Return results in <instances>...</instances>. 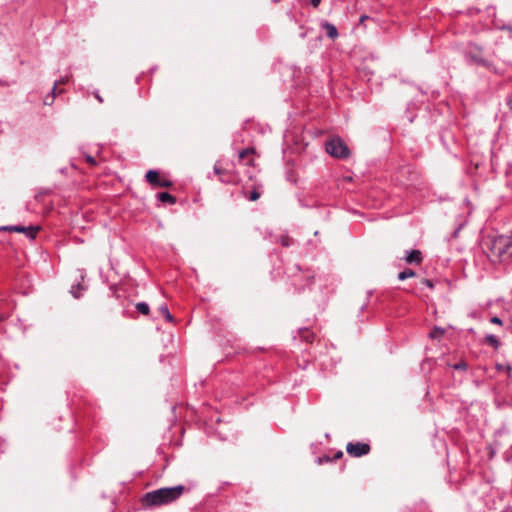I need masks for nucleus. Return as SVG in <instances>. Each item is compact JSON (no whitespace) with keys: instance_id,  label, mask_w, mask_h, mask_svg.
I'll use <instances>...</instances> for the list:
<instances>
[{"instance_id":"33","label":"nucleus","mask_w":512,"mask_h":512,"mask_svg":"<svg viewBox=\"0 0 512 512\" xmlns=\"http://www.w3.org/2000/svg\"><path fill=\"white\" fill-rule=\"evenodd\" d=\"M249 165H253L254 164V160L251 159L249 162H248Z\"/></svg>"},{"instance_id":"20","label":"nucleus","mask_w":512,"mask_h":512,"mask_svg":"<svg viewBox=\"0 0 512 512\" xmlns=\"http://www.w3.org/2000/svg\"><path fill=\"white\" fill-rule=\"evenodd\" d=\"M259 197H260V193L257 190H253L250 193L248 198H249L250 201H256V200L259 199Z\"/></svg>"},{"instance_id":"22","label":"nucleus","mask_w":512,"mask_h":512,"mask_svg":"<svg viewBox=\"0 0 512 512\" xmlns=\"http://www.w3.org/2000/svg\"><path fill=\"white\" fill-rule=\"evenodd\" d=\"M86 162L88 164H90L91 166H95L96 165V160L92 156H90V155L86 156Z\"/></svg>"},{"instance_id":"2","label":"nucleus","mask_w":512,"mask_h":512,"mask_svg":"<svg viewBox=\"0 0 512 512\" xmlns=\"http://www.w3.org/2000/svg\"><path fill=\"white\" fill-rule=\"evenodd\" d=\"M185 490L186 488L183 485L160 488L146 493L141 502L144 507L167 505L176 501Z\"/></svg>"},{"instance_id":"11","label":"nucleus","mask_w":512,"mask_h":512,"mask_svg":"<svg viewBox=\"0 0 512 512\" xmlns=\"http://www.w3.org/2000/svg\"><path fill=\"white\" fill-rule=\"evenodd\" d=\"M323 27L326 30L328 37L334 39L338 36L337 29L334 25L326 22L324 23Z\"/></svg>"},{"instance_id":"18","label":"nucleus","mask_w":512,"mask_h":512,"mask_svg":"<svg viewBox=\"0 0 512 512\" xmlns=\"http://www.w3.org/2000/svg\"><path fill=\"white\" fill-rule=\"evenodd\" d=\"M486 342L488 344H490L491 346H493L494 348H498L499 345H500V342L498 341V339L494 335H488L486 337Z\"/></svg>"},{"instance_id":"30","label":"nucleus","mask_w":512,"mask_h":512,"mask_svg":"<svg viewBox=\"0 0 512 512\" xmlns=\"http://www.w3.org/2000/svg\"><path fill=\"white\" fill-rule=\"evenodd\" d=\"M67 82V79H61L59 82H56L58 84H65Z\"/></svg>"},{"instance_id":"17","label":"nucleus","mask_w":512,"mask_h":512,"mask_svg":"<svg viewBox=\"0 0 512 512\" xmlns=\"http://www.w3.org/2000/svg\"><path fill=\"white\" fill-rule=\"evenodd\" d=\"M300 335L301 338L308 343H312L314 340V334L307 329L300 331Z\"/></svg>"},{"instance_id":"21","label":"nucleus","mask_w":512,"mask_h":512,"mask_svg":"<svg viewBox=\"0 0 512 512\" xmlns=\"http://www.w3.org/2000/svg\"><path fill=\"white\" fill-rule=\"evenodd\" d=\"M496 368H497V370H500V371L504 370V371H506L508 374H509V373H510V371H511V367H510L509 365H506V366H505V365L497 364V365H496Z\"/></svg>"},{"instance_id":"26","label":"nucleus","mask_w":512,"mask_h":512,"mask_svg":"<svg viewBox=\"0 0 512 512\" xmlns=\"http://www.w3.org/2000/svg\"><path fill=\"white\" fill-rule=\"evenodd\" d=\"M455 369H465L466 364L465 363H459L454 366Z\"/></svg>"},{"instance_id":"19","label":"nucleus","mask_w":512,"mask_h":512,"mask_svg":"<svg viewBox=\"0 0 512 512\" xmlns=\"http://www.w3.org/2000/svg\"><path fill=\"white\" fill-rule=\"evenodd\" d=\"M251 154H254V149L253 148H246V149H243L242 151H240L239 158L241 160H243V159L247 158Z\"/></svg>"},{"instance_id":"10","label":"nucleus","mask_w":512,"mask_h":512,"mask_svg":"<svg viewBox=\"0 0 512 512\" xmlns=\"http://www.w3.org/2000/svg\"><path fill=\"white\" fill-rule=\"evenodd\" d=\"M157 197L161 202H164V203H170V204L176 203V198L167 192L158 193Z\"/></svg>"},{"instance_id":"13","label":"nucleus","mask_w":512,"mask_h":512,"mask_svg":"<svg viewBox=\"0 0 512 512\" xmlns=\"http://www.w3.org/2000/svg\"><path fill=\"white\" fill-rule=\"evenodd\" d=\"M445 331L444 329L440 327H434L431 332L429 333V337L431 339H440L444 335Z\"/></svg>"},{"instance_id":"31","label":"nucleus","mask_w":512,"mask_h":512,"mask_svg":"<svg viewBox=\"0 0 512 512\" xmlns=\"http://www.w3.org/2000/svg\"><path fill=\"white\" fill-rule=\"evenodd\" d=\"M367 18H368L367 16H361V17H360V22L365 21Z\"/></svg>"},{"instance_id":"23","label":"nucleus","mask_w":512,"mask_h":512,"mask_svg":"<svg viewBox=\"0 0 512 512\" xmlns=\"http://www.w3.org/2000/svg\"><path fill=\"white\" fill-rule=\"evenodd\" d=\"M422 283H423L424 285H426L427 287L431 288V289L434 287V284H433V282H432L431 280L423 279V280H422Z\"/></svg>"},{"instance_id":"28","label":"nucleus","mask_w":512,"mask_h":512,"mask_svg":"<svg viewBox=\"0 0 512 512\" xmlns=\"http://www.w3.org/2000/svg\"><path fill=\"white\" fill-rule=\"evenodd\" d=\"M95 98L99 101V102H103V98L98 94V93H95Z\"/></svg>"},{"instance_id":"16","label":"nucleus","mask_w":512,"mask_h":512,"mask_svg":"<svg viewBox=\"0 0 512 512\" xmlns=\"http://www.w3.org/2000/svg\"><path fill=\"white\" fill-rule=\"evenodd\" d=\"M136 309L138 310V312H140L143 315H148L149 311H150L149 305L145 302L137 303Z\"/></svg>"},{"instance_id":"12","label":"nucleus","mask_w":512,"mask_h":512,"mask_svg":"<svg viewBox=\"0 0 512 512\" xmlns=\"http://www.w3.org/2000/svg\"><path fill=\"white\" fill-rule=\"evenodd\" d=\"M158 312L169 322H173L174 318L171 315V313L168 310V307L166 304L161 305L158 308Z\"/></svg>"},{"instance_id":"3","label":"nucleus","mask_w":512,"mask_h":512,"mask_svg":"<svg viewBox=\"0 0 512 512\" xmlns=\"http://www.w3.org/2000/svg\"><path fill=\"white\" fill-rule=\"evenodd\" d=\"M326 151L335 158H347L350 151L340 137H333L326 142Z\"/></svg>"},{"instance_id":"4","label":"nucleus","mask_w":512,"mask_h":512,"mask_svg":"<svg viewBox=\"0 0 512 512\" xmlns=\"http://www.w3.org/2000/svg\"><path fill=\"white\" fill-rule=\"evenodd\" d=\"M346 451L351 457H362L371 451V446L363 442H349L346 445Z\"/></svg>"},{"instance_id":"15","label":"nucleus","mask_w":512,"mask_h":512,"mask_svg":"<svg viewBox=\"0 0 512 512\" xmlns=\"http://www.w3.org/2000/svg\"><path fill=\"white\" fill-rule=\"evenodd\" d=\"M416 273L412 269H405L398 274L399 280H405L407 278L415 277Z\"/></svg>"},{"instance_id":"25","label":"nucleus","mask_w":512,"mask_h":512,"mask_svg":"<svg viewBox=\"0 0 512 512\" xmlns=\"http://www.w3.org/2000/svg\"><path fill=\"white\" fill-rule=\"evenodd\" d=\"M321 3V0H311V4L313 7L317 8Z\"/></svg>"},{"instance_id":"7","label":"nucleus","mask_w":512,"mask_h":512,"mask_svg":"<svg viewBox=\"0 0 512 512\" xmlns=\"http://www.w3.org/2000/svg\"><path fill=\"white\" fill-rule=\"evenodd\" d=\"M6 231H12V232H18V233H25L30 238H35L37 232L39 231V227H24V226H7L3 228Z\"/></svg>"},{"instance_id":"5","label":"nucleus","mask_w":512,"mask_h":512,"mask_svg":"<svg viewBox=\"0 0 512 512\" xmlns=\"http://www.w3.org/2000/svg\"><path fill=\"white\" fill-rule=\"evenodd\" d=\"M214 172L219 177V180L222 183L226 184H237L238 183V176L236 172L226 170L217 164L214 165Z\"/></svg>"},{"instance_id":"14","label":"nucleus","mask_w":512,"mask_h":512,"mask_svg":"<svg viewBox=\"0 0 512 512\" xmlns=\"http://www.w3.org/2000/svg\"><path fill=\"white\" fill-rule=\"evenodd\" d=\"M57 93H62V90H57V83H55L53 90H52V96H46L44 99L45 105H51L54 101V97Z\"/></svg>"},{"instance_id":"6","label":"nucleus","mask_w":512,"mask_h":512,"mask_svg":"<svg viewBox=\"0 0 512 512\" xmlns=\"http://www.w3.org/2000/svg\"><path fill=\"white\" fill-rule=\"evenodd\" d=\"M145 178H146L147 182H149L153 186L170 187L172 185L171 181L166 180V179H161L159 173L155 170H149L146 173Z\"/></svg>"},{"instance_id":"29","label":"nucleus","mask_w":512,"mask_h":512,"mask_svg":"<svg viewBox=\"0 0 512 512\" xmlns=\"http://www.w3.org/2000/svg\"><path fill=\"white\" fill-rule=\"evenodd\" d=\"M325 461V462H329L330 461V458L325 456L324 458H319V463H322V461Z\"/></svg>"},{"instance_id":"1","label":"nucleus","mask_w":512,"mask_h":512,"mask_svg":"<svg viewBox=\"0 0 512 512\" xmlns=\"http://www.w3.org/2000/svg\"><path fill=\"white\" fill-rule=\"evenodd\" d=\"M483 249L491 261H504L512 256V239L504 235H488Z\"/></svg>"},{"instance_id":"24","label":"nucleus","mask_w":512,"mask_h":512,"mask_svg":"<svg viewBox=\"0 0 512 512\" xmlns=\"http://www.w3.org/2000/svg\"><path fill=\"white\" fill-rule=\"evenodd\" d=\"M491 322L493 324H497V325H501L502 324V320L499 317H497V316L492 317L491 318Z\"/></svg>"},{"instance_id":"27","label":"nucleus","mask_w":512,"mask_h":512,"mask_svg":"<svg viewBox=\"0 0 512 512\" xmlns=\"http://www.w3.org/2000/svg\"><path fill=\"white\" fill-rule=\"evenodd\" d=\"M342 456H343V452H342V451H338V452L335 454L334 459H335V460L340 459V458H342Z\"/></svg>"},{"instance_id":"9","label":"nucleus","mask_w":512,"mask_h":512,"mask_svg":"<svg viewBox=\"0 0 512 512\" xmlns=\"http://www.w3.org/2000/svg\"><path fill=\"white\" fill-rule=\"evenodd\" d=\"M406 261L409 264L416 263L420 264L422 261V254L419 250H413L409 253V255L406 257Z\"/></svg>"},{"instance_id":"8","label":"nucleus","mask_w":512,"mask_h":512,"mask_svg":"<svg viewBox=\"0 0 512 512\" xmlns=\"http://www.w3.org/2000/svg\"><path fill=\"white\" fill-rule=\"evenodd\" d=\"M469 56H470V58L475 63L480 64V65H482L484 67H487L489 69L491 68V64L481 56V50L480 49H476L475 51L474 50H470Z\"/></svg>"},{"instance_id":"32","label":"nucleus","mask_w":512,"mask_h":512,"mask_svg":"<svg viewBox=\"0 0 512 512\" xmlns=\"http://www.w3.org/2000/svg\"><path fill=\"white\" fill-rule=\"evenodd\" d=\"M508 106L512 110V98L508 101Z\"/></svg>"}]
</instances>
